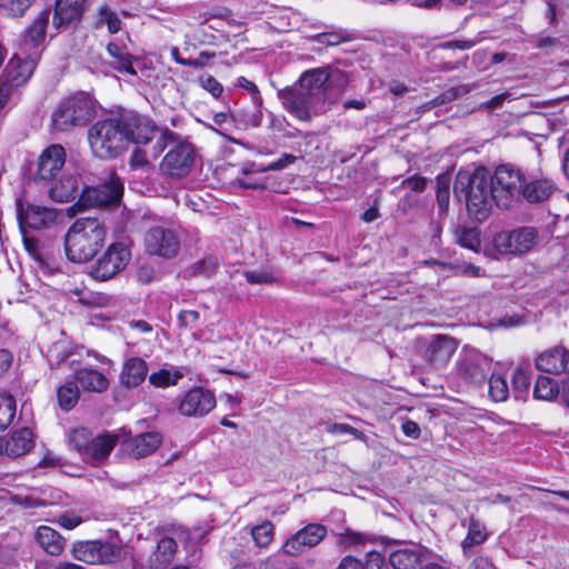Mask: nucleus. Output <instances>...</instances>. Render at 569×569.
Returning a JSON list of instances; mask_svg holds the SVG:
<instances>
[{"label":"nucleus","instance_id":"f257e3e1","mask_svg":"<svg viewBox=\"0 0 569 569\" xmlns=\"http://www.w3.org/2000/svg\"><path fill=\"white\" fill-rule=\"evenodd\" d=\"M453 192L457 198L465 199L468 214L479 222L486 220L493 204H497L490 174L482 167L472 172L459 171L455 179Z\"/></svg>","mask_w":569,"mask_h":569},{"label":"nucleus","instance_id":"f03ea898","mask_svg":"<svg viewBox=\"0 0 569 569\" xmlns=\"http://www.w3.org/2000/svg\"><path fill=\"white\" fill-rule=\"evenodd\" d=\"M107 227L98 218L77 219L64 237V250L72 262L82 263L91 260L103 247Z\"/></svg>","mask_w":569,"mask_h":569},{"label":"nucleus","instance_id":"7ed1b4c3","mask_svg":"<svg viewBox=\"0 0 569 569\" xmlns=\"http://www.w3.org/2000/svg\"><path fill=\"white\" fill-rule=\"evenodd\" d=\"M126 129L122 116L97 121L88 130V141L92 153L100 159H114L127 149Z\"/></svg>","mask_w":569,"mask_h":569},{"label":"nucleus","instance_id":"20e7f679","mask_svg":"<svg viewBox=\"0 0 569 569\" xmlns=\"http://www.w3.org/2000/svg\"><path fill=\"white\" fill-rule=\"evenodd\" d=\"M96 113L94 101L89 93L76 92L63 99L51 117L52 128L68 131L87 124Z\"/></svg>","mask_w":569,"mask_h":569},{"label":"nucleus","instance_id":"39448f33","mask_svg":"<svg viewBox=\"0 0 569 569\" xmlns=\"http://www.w3.org/2000/svg\"><path fill=\"white\" fill-rule=\"evenodd\" d=\"M121 116L123 128L126 129L124 133L127 136L128 146L130 143L146 144L150 142L157 134H160V138L157 142L159 150L156 156H158L169 142L174 141L173 132L161 130L153 123L152 120L148 119L147 117L132 112Z\"/></svg>","mask_w":569,"mask_h":569},{"label":"nucleus","instance_id":"423d86ee","mask_svg":"<svg viewBox=\"0 0 569 569\" xmlns=\"http://www.w3.org/2000/svg\"><path fill=\"white\" fill-rule=\"evenodd\" d=\"M497 197V206L509 208L515 200L520 199L525 177L520 170L509 164L499 166L490 176Z\"/></svg>","mask_w":569,"mask_h":569},{"label":"nucleus","instance_id":"0eeeda50","mask_svg":"<svg viewBox=\"0 0 569 569\" xmlns=\"http://www.w3.org/2000/svg\"><path fill=\"white\" fill-rule=\"evenodd\" d=\"M131 260L130 247L126 241L111 243L103 254L90 268V276L106 281L121 272Z\"/></svg>","mask_w":569,"mask_h":569},{"label":"nucleus","instance_id":"6e6552de","mask_svg":"<svg viewBox=\"0 0 569 569\" xmlns=\"http://www.w3.org/2000/svg\"><path fill=\"white\" fill-rule=\"evenodd\" d=\"M17 214L23 241L28 249H30L36 241L28 237L27 228L34 230L49 229L57 223L58 219L56 209L37 204H28L24 208L20 200L17 202Z\"/></svg>","mask_w":569,"mask_h":569},{"label":"nucleus","instance_id":"1a4fd4ad","mask_svg":"<svg viewBox=\"0 0 569 569\" xmlns=\"http://www.w3.org/2000/svg\"><path fill=\"white\" fill-rule=\"evenodd\" d=\"M122 191L120 180L111 176L103 183L83 188L77 204L82 208L114 206L119 203Z\"/></svg>","mask_w":569,"mask_h":569},{"label":"nucleus","instance_id":"9d476101","mask_svg":"<svg viewBox=\"0 0 569 569\" xmlns=\"http://www.w3.org/2000/svg\"><path fill=\"white\" fill-rule=\"evenodd\" d=\"M38 58L34 53L22 54L16 52L9 60L0 79V86L7 87L8 91L13 92L23 86L33 74Z\"/></svg>","mask_w":569,"mask_h":569},{"label":"nucleus","instance_id":"9b49d317","mask_svg":"<svg viewBox=\"0 0 569 569\" xmlns=\"http://www.w3.org/2000/svg\"><path fill=\"white\" fill-rule=\"evenodd\" d=\"M194 158V149L189 142L174 143L164 154L160 170L170 178H184L191 172Z\"/></svg>","mask_w":569,"mask_h":569},{"label":"nucleus","instance_id":"f8f14e48","mask_svg":"<svg viewBox=\"0 0 569 569\" xmlns=\"http://www.w3.org/2000/svg\"><path fill=\"white\" fill-rule=\"evenodd\" d=\"M537 237L538 232L533 227H521L496 234L493 244L500 253L522 254L532 249Z\"/></svg>","mask_w":569,"mask_h":569},{"label":"nucleus","instance_id":"ddd939ff","mask_svg":"<svg viewBox=\"0 0 569 569\" xmlns=\"http://www.w3.org/2000/svg\"><path fill=\"white\" fill-rule=\"evenodd\" d=\"M278 96L283 107L302 121H310L312 112L321 106V101L300 86L280 90Z\"/></svg>","mask_w":569,"mask_h":569},{"label":"nucleus","instance_id":"4468645a","mask_svg":"<svg viewBox=\"0 0 569 569\" xmlns=\"http://www.w3.org/2000/svg\"><path fill=\"white\" fill-rule=\"evenodd\" d=\"M73 557L86 563H113L121 558V549L100 541H80L72 547Z\"/></svg>","mask_w":569,"mask_h":569},{"label":"nucleus","instance_id":"2eb2a0df","mask_svg":"<svg viewBox=\"0 0 569 569\" xmlns=\"http://www.w3.org/2000/svg\"><path fill=\"white\" fill-rule=\"evenodd\" d=\"M327 527L321 523H309L290 536L282 545V552L287 556L298 557L306 549L318 546L326 537Z\"/></svg>","mask_w":569,"mask_h":569},{"label":"nucleus","instance_id":"dca6fc26","mask_svg":"<svg viewBox=\"0 0 569 569\" xmlns=\"http://www.w3.org/2000/svg\"><path fill=\"white\" fill-rule=\"evenodd\" d=\"M144 246L150 254L172 258L179 251L180 240L172 229L157 226L146 232Z\"/></svg>","mask_w":569,"mask_h":569},{"label":"nucleus","instance_id":"f3484780","mask_svg":"<svg viewBox=\"0 0 569 569\" xmlns=\"http://www.w3.org/2000/svg\"><path fill=\"white\" fill-rule=\"evenodd\" d=\"M216 407L214 395L204 388L194 387L179 400L178 411L184 417H203Z\"/></svg>","mask_w":569,"mask_h":569},{"label":"nucleus","instance_id":"a211bd4d","mask_svg":"<svg viewBox=\"0 0 569 569\" xmlns=\"http://www.w3.org/2000/svg\"><path fill=\"white\" fill-rule=\"evenodd\" d=\"M489 370L488 358L475 349L465 350L458 363L460 377L470 385L483 383Z\"/></svg>","mask_w":569,"mask_h":569},{"label":"nucleus","instance_id":"6ab92c4d","mask_svg":"<svg viewBox=\"0 0 569 569\" xmlns=\"http://www.w3.org/2000/svg\"><path fill=\"white\" fill-rule=\"evenodd\" d=\"M50 16V10H43L32 20L20 36L19 52L22 54L34 53L37 58L39 57V48L46 40Z\"/></svg>","mask_w":569,"mask_h":569},{"label":"nucleus","instance_id":"aec40b11","mask_svg":"<svg viewBox=\"0 0 569 569\" xmlns=\"http://www.w3.org/2000/svg\"><path fill=\"white\" fill-rule=\"evenodd\" d=\"M66 162V150L61 144L46 148L38 160L37 177L43 181L52 180Z\"/></svg>","mask_w":569,"mask_h":569},{"label":"nucleus","instance_id":"412c9836","mask_svg":"<svg viewBox=\"0 0 569 569\" xmlns=\"http://www.w3.org/2000/svg\"><path fill=\"white\" fill-rule=\"evenodd\" d=\"M538 370L550 375L569 372V351L560 346L541 352L535 361Z\"/></svg>","mask_w":569,"mask_h":569},{"label":"nucleus","instance_id":"4be33fe9","mask_svg":"<svg viewBox=\"0 0 569 569\" xmlns=\"http://www.w3.org/2000/svg\"><path fill=\"white\" fill-rule=\"evenodd\" d=\"M162 443V436L157 431L140 433L123 442L124 450L136 459L153 453Z\"/></svg>","mask_w":569,"mask_h":569},{"label":"nucleus","instance_id":"5701e85b","mask_svg":"<svg viewBox=\"0 0 569 569\" xmlns=\"http://www.w3.org/2000/svg\"><path fill=\"white\" fill-rule=\"evenodd\" d=\"M556 190L555 182L547 178H525L520 198L530 203H540L549 200Z\"/></svg>","mask_w":569,"mask_h":569},{"label":"nucleus","instance_id":"b1692460","mask_svg":"<svg viewBox=\"0 0 569 569\" xmlns=\"http://www.w3.org/2000/svg\"><path fill=\"white\" fill-rule=\"evenodd\" d=\"M456 342L447 336L436 337L427 347L425 356L433 367H443L456 351Z\"/></svg>","mask_w":569,"mask_h":569},{"label":"nucleus","instance_id":"393cba45","mask_svg":"<svg viewBox=\"0 0 569 569\" xmlns=\"http://www.w3.org/2000/svg\"><path fill=\"white\" fill-rule=\"evenodd\" d=\"M84 2L86 0H57L52 19L53 27L60 30L71 22L80 20Z\"/></svg>","mask_w":569,"mask_h":569},{"label":"nucleus","instance_id":"a878e982","mask_svg":"<svg viewBox=\"0 0 569 569\" xmlns=\"http://www.w3.org/2000/svg\"><path fill=\"white\" fill-rule=\"evenodd\" d=\"M427 556V550L420 546L395 550L389 556L393 569H417Z\"/></svg>","mask_w":569,"mask_h":569},{"label":"nucleus","instance_id":"bb28decb","mask_svg":"<svg viewBox=\"0 0 569 569\" xmlns=\"http://www.w3.org/2000/svg\"><path fill=\"white\" fill-rule=\"evenodd\" d=\"M74 382L80 386L83 391L102 393L109 388V380L99 370L93 368H80L76 370L73 376Z\"/></svg>","mask_w":569,"mask_h":569},{"label":"nucleus","instance_id":"cd10ccee","mask_svg":"<svg viewBox=\"0 0 569 569\" xmlns=\"http://www.w3.org/2000/svg\"><path fill=\"white\" fill-rule=\"evenodd\" d=\"M33 435L29 428H22L13 432L8 439L0 443V450L10 456L19 457L26 455L33 447Z\"/></svg>","mask_w":569,"mask_h":569},{"label":"nucleus","instance_id":"c85d7f7f","mask_svg":"<svg viewBox=\"0 0 569 569\" xmlns=\"http://www.w3.org/2000/svg\"><path fill=\"white\" fill-rule=\"evenodd\" d=\"M328 76L326 68H315L305 71L299 78V86L308 90L315 98L325 103V92L327 89Z\"/></svg>","mask_w":569,"mask_h":569},{"label":"nucleus","instance_id":"c756f323","mask_svg":"<svg viewBox=\"0 0 569 569\" xmlns=\"http://www.w3.org/2000/svg\"><path fill=\"white\" fill-rule=\"evenodd\" d=\"M118 441L119 438L116 433H103L93 437L84 459L94 465L102 462L109 457Z\"/></svg>","mask_w":569,"mask_h":569},{"label":"nucleus","instance_id":"7c9ffc66","mask_svg":"<svg viewBox=\"0 0 569 569\" xmlns=\"http://www.w3.org/2000/svg\"><path fill=\"white\" fill-rule=\"evenodd\" d=\"M148 373L147 362L138 357L126 360L120 375L121 385L127 388H136L140 386Z\"/></svg>","mask_w":569,"mask_h":569},{"label":"nucleus","instance_id":"2f4dec72","mask_svg":"<svg viewBox=\"0 0 569 569\" xmlns=\"http://www.w3.org/2000/svg\"><path fill=\"white\" fill-rule=\"evenodd\" d=\"M107 52L112 58L111 67L119 72L136 74L133 61L136 58L128 51L126 46H120L116 42L107 44Z\"/></svg>","mask_w":569,"mask_h":569},{"label":"nucleus","instance_id":"473e14b6","mask_svg":"<svg viewBox=\"0 0 569 569\" xmlns=\"http://www.w3.org/2000/svg\"><path fill=\"white\" fill-rule=\"evenodd\" d=\"M79 181L73 176H67L57 181L50 188V197L58 202H68L74 200L79 193Z\"/></svg>","mask_w":569,"mask_h":569},{"label":"nucleus","instance_id":"72a5a7b5","mask_svg":"<svg viewBox=\"0 0 569 569\" xmlns=\"http://www.w3.org/2000/svg\"><path fill=\"white\" fill-rule=\"evenodd\" d=\"M36 538L40 547L51 556L60 555L64 548L63 538L51 527H39Z\"/></svg>","mask_w":569,"mask_h":569},{"label":"nucleus","instance_id":"f704fd0d","mask_svg":"<svg viewBox=\"0 0 569 569\" xmlns=\"http://www.w3.org/2000/svg\"><path fill=\"white\" fill-rule=\"evenodd\" d=\"M487 538L488 531L486 526L479 520L470 518L467 537L461 543L463 553L467 556L472 547L483 543Z\"/></svg>","mask_w":569,"mask_h":569},{"label":"nucleus","instance_id":"c9c22d12","mask_svg":"<svg viewBox=\"0 0 569 569\" xmlns=\"http://www.w3.org/2000/svg\"><path fill=\"white\" fill-rule=\"evenodd\" d=\"M80 390L74 380H68L57 389L58 405L63 411H70L78 403Z\"/></svg>","mask_w":569,"mask_h":569},{"label":"nucleus","instance_id":"e433bc0d","mask_svg":"<svg viewBox=\"0 0 569 569\" xmlns=\"http://www.w3.org/2000/svg\"><path fill=\"white\" fill-rule=\"evenodd\" d=\"M383 557L379 552L368 553L366 562L351 556L345 557L337 569H382Z\"/></svg>","mask_w":569,"mask_h":569},{"label":"nucleus","instance_id":"4c0bfd02","mask_svg":"<svg viewBox=\"0 0 569 569\" xmlns=\"http://www.w3.org/2000/svg\"><path fill=\"white\" fill-rule=\"evenodd\" d=\"M92 438V432L84 427L70 429L68 433V441L70 447L77 450L83 459L91 445Z\"/></svg>","mask_w":569,"mask_h":569},{"label":"nucleus","instance_id":"58836bf2","mask_svg":"<svg viewBox=\"0 0 569 569\" xmlns=\"http://www.w3.org/2000/svg\"><path fill=\"white\" fill-rule=\"evenodd\" d=\"M177 551V542L171 537H162L153 552L154 562L159 565H167L172 559Z\"/></svg>","mask_w":569,"mask_h":569},{"label":"nucleus","instance_id":"ea45409f","mask_svg":"<svg viewBox=\"0 0 569 569\" xmlns=\"http://www.w3.org/2000/svg\"><path fill=\"white\" fill-rule=\"evenodd\" d=\"M559 393L558 383L549 377L539 376L537 378L533 396L537 399L552 400Z\"/></svg>","mask_w":569,"mask_h":569},{"label":"nucleus","instance_id":"a19ab883","mask_svg":"<svg viewBox=\"0 0 569 569\" xmlns=\"http://www.w3.org/2000/svg\"><path fill=\"white\" fill-rule=\"evenodd\" d=\"M238 86L243 89H247L248 91H250L252 93V103L257 108V112L252 114V117L250 119V123L252 127L260 126L261 118H262V114L260 111V108L262 104V98L260 96L258 87L244 77L238 78Z\"/></svg>","mask_w":569,"mask_h":569},{"label":"nucleus","instance_id":"79ce46f5","mask_svg":"<svg viewBox=\"0 0 569 569\" xmlns=\"http://www.w3.org/2000/svg\"><path fill=\"white\" fill-rule=\"evenodd\" d=\"M16 400L12 396L0 395V430H4L14 419L16 416Z\"/></svg>","mask_w":569,"mask_h":569},{"label":"nucleus","instance_id":"37998d69","mask_svg":"<svg viewBox=\"0 0 569 569\" xmlns=\"http://www.w3.org/2000/svg\"><path fill=\"white\" fill-rule=\"evenodd\" d=\"M489 395L497 402L506 401L509 397L507 380L500 375H492L489 379Z\"/></svg>","mask_w":569,"mask_h":569},{"label":"nucleus","instance_id":"c03bdc74","mask_svg":"<svg viewBox=\"0 0 569 569\" xmlns=\"http://www.w3.org/2000/svg\"><path fill=\"white\" fill-rule=\"evenodd\" d=\"M355 39L351 31L340 29L337 31L322 32L316 36L317 42L327 46H338L343 42H349Z\"/></svg>","mask_w":569,"mask_h":569},{"label":"nucleus","instance_id":"a18cd8bd","mask_svg":"<svg viewBox=\"0 0 569 569\" xmlns=\"http://www.w3.org/2000/svg\"><path fill=\"white\" fill-rule=\"evenodd\" d=\"M98 23L107 24L110 33L121 30V20L118 14L108 6L102 4L98 10Z\"/></svg>","mask_w":569,"mask_h":569},{"label":"nucleus","instance_id":"49530a36","mask_svg":"<svg viewBox=\"0 0 569 569\" xmlns=\"http://www.w3.org/2000/svg\"><path fill=\"white\" fill-rule=\"evenodd\" d=\"M36 0H0V10L9 17H22Z\"/></svg>","mask_w":569,"mask_h":569},{"label":"nucleus","instance_id":"de8ad7c7","mask_svg":"<svg viewBox=\"0 0 569 569\" xmlns=\"http://www.w3.org/2000/svg\"><path fill=\"white\" fill-rule=\"evenodd\" d=\"M437 202L442 211L449 207L450 198V177L448 174H440L437 177Z\"/></svg>","mask_w":569,"mask_h":569},{"label":"nucleus","instance_id":"09e8293b","mask_svg":"<svg viewBox=\"0 0 569 569\" xmlns=\"http://www.w3.org/2000/svg\"><path fill=\"white\" fill-rule=\"evenodd\" d=\"M181 377L182 375L178 371L171 373L169 370L161 369L157 372H152L149 376V381L158 388H164L176 385Z\"/></svg>","mask_w":569,"mask_h":569},{"label":"nucleus","instance_id":"8fccbe9b","mask_svg":"<svg viewBox=\"0 0 569 569\" xmlns=\"http://www.w3.org/2000/svg\"><path fill=\"white\" fill-rule=\"evenodd\" d=\"M457 241L460 246L471 249L478 250L480 244L478 231L473 228H460L456 232Z\"/></svg>","mask_w":569,"mask_h":569},{"label":"nucleus","instance_id":"3c124183","mask_svg":"<svg viewBox=\"0 0 569 569\" xmlns=\"http://www.w3.org/2000/svg\"><path fill=\"white\" fill-rule=\"evenodd\" d=\"M247 281L252 284H267L276 281V276L270 268L247 270L243 272Z\"/></svg>","mask_w":569,"mask_h":569},{"label":"nucleus","instance_id":"603ef678","mask_svg":"<svg viewBox=\"0 0 569 569\" xmlns=\"http://www.w3.org/2000/svg\"><path fill=\"white\" fill-rule=\"evenodd\" d=\"M530 386V370L528 367L519 366L512 376L515 393L527 392Z\"/></svg>","mask_w":569,"mask_h":569},{"label":"nucleus","instance_id":"864d4df0","mask_svg":"<svg viewBox=\"0 0 569 569\" xmlns=\"http://www.w3.org/2000/svg\"><path fill=\"white\" fill-rule=\"evenodd\" d=\"M273 526L266 521L252 529V538L259 547H267L272 540Z\"/></svg>","mask_w":569,"mask_h":569},{"label":"nucleus","instance_id":"5fc2aeb1","mask_svg":"<svg viewBox=\"0 0 569 569\" xmlns=\"http://www.w3.org/2000/svg\"><path fill=\"white\" fill-rule=\"evenodd\" d=\"M326 73L328 76L327 88H336L339 90H345L349 83V77L347 72L339 70L337 68H326Z\"/></svg>","mask_w":569,"mask_h":569},{"label":"nucleus","instance_id":"6e6d98bb","mask_svg":"<svg viewBox=\"0 0 569 569\" xmlns=\"http://www.w3.org/2000/svg\"><path fill=\"white\" fill-rule=\"evenodd\" d=\"M515 100V97L509 92H502L500 94L495 96L490 100L482 102L480 104V109L487 110V111H493L495 109L501 108L506 101H512Z\"/></svg>","mask_w":569,"mask_h":569},{"label":"nucleus","instance_id":"4d7b16f0","mask_svg":"<svg viewBox=\"0 0 569 569\" xmlns=\"http://www.w3.org/2000/svg\"><path fill=\"white\" fill-rule=\"evenodd\" d=\"M214 56V52L201 51L197 59L176 58V61L181 66L202 68L207 64L208 60Z\"/></svg>","mask_w":569,"mask_h":569},{"label":"nucleus","instance_id":"13d9d810","mask_svg":"<svg viewBox=\"0 0 569 569\" xmlns=\"http://www.w3.org/2000/svg\"><path fill=\"white\" fill-rule=\"evenodd\" d=\"M129 163L132 169H143L148 167L149 161L146 152L139 148H136L130 156Z\"/></svg>","mask_w":569,"mask_h":569},{"label":"nucleus","instance_id":"bf43d9fd","mask_svg":"<svg viewBox=\"0 0 569 569\" xmlns=\"http://www.w3.org/2000/svg\"><path fill=\"white\" fill-rule=\"evenodd\" d=\"M201 83L203 89L210 92L214 98L220 97L223 91L221 83L212 76H208L207 78L202 79Z\"/></svg>","mask_w":569,"mask_h":569},{"label":"nucleus","instance_id":"052dcab7","mask_svg":"<svg viewBox=\"0 0 569 569\" xmlns=\"http://www.w3.org/2000/svg\"><path fill=\"white\" fill-rule=\"evenodd\" d=\"M427 178L420 176H412L403 180L402 184L410 188L415 192H422L427 187Z\"/></svg>","mask_w":569,"mask_h":569},{"label":"nucleus","instance_id":"680f3d73","mask_svg":"<svg viewBox=\"0 0 569 569\" xmlns=\"http://www.w3.org/2000/svg\"><path fill=\"white\" fill-rule=\"evenodd\" d=\"M296 160H297V157H295L293 154L284 153L277 161L269 163L268 167L266 168V170H270V171L282 170L286 167H288L289 164L293 163Z\"/></svg>","mask_w":569,"mask_h":569},{"label":"nucleus","instance_id":"e2e57ef3","mask_svg":"<svg viewBox=\"0 0 569 569\" xmlns=\"http://www.w3.org/2000/svg\"><path fill=\"white\" fill-rule=\"evenodd\" d=\"M178 319L182 327H192L199 319V312L196 310H183L179 313Z\"/></svg>","mask_w":569,"mask_h":569},{"label":"nucleus","instance_id":"0e129e2a","mask_svg":"<svg viewBox=\"0 0 569 569\" xmlns=\"http://www.w3.org/2000/svg\"><path fill=\"white\" fill-rule=\"evenodd\" d=\"M401 429L407 437L412 439H418L421 433L419 425L412 420H406L402 423Z\"/></svg>","mask_w":569,"mask_h":569},{"label":"nucleus","instance_id":"69168bd1","mask_svg":"<svg viewBox=\"0 0 569 569\" xmlns=\"http://www.w3.org/2000/svg\"><path fill=\"white\" fill-rule=\"evenodd\" d=\"M81 522V519L77 516H72V515H61L59 516L58 518V523L66 528V529H74L78 525H80Z\"/></svg>","mask_w":569,"mask_h":569},{"label":"nucleus","instance_id":"338daca9","mask_svg":"<svg viewBox=\"0 0 569 569\" xmlns=\"http://www.w3.org/2000/svg\"><path fill=\"white\" fill-rule=\"evenodd\" d=\"M458 96H459L458 89L452 88V89L447 90L442 94L438 96L437 98H435L432 100L431 104L432 106L442 104V103H446V102L457 99Z\"/></svg>","mask_w":569,"mask_h":569},{"label":"nucleus","instance_id":"774afa93","mask_svg":"<svg viewBox=\"0 0 569 569\" xmlns=\"http://www.w3.org/2000/svg\"><path fill=\"white\" fill-rule=\"evenodd\" d=\"M469 569H495V567L489 558L480 556L473 559Z\"/></svg>","mask_w":569,"mask_h":569}]
</instances>
